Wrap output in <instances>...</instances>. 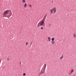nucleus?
Here are the masks:
<instances>
[{
  "instance_id": "nucleus-1",
  "label": "nucleus",
  "mask_w": 76,
  "mask_h": 76,
  "mask_svg": "<svg viewBox=\"0 0 76 76\" xmlns=\"http://www.w3.org/2000/svg\"><path fill=\"white\" fill-rule=\"evenodd\" d=\"M46 16H44V19L42 20H41L39 22V23L37 24V27H39V26H41L42 25H45V19Z\"/></svg>"
},
{
  "instance_id": "nucleus-2",
  "label": "nucleus",
  "mask_w": 76,
  "mask_h": 76,
  "mask_svg": "<svg viewBox=\"0 0 76 76\" xmlns=\"http://www.w3.org/2000/svg\"><path fill=\"white\" fill-rule=\"evenodd\" d=\"M9 10H6L4 11L3 13V15H4V16H7L8 13H9Z\"/></svg>"
},
{
  "instance_id": "nucleus-3",
  "label": "nucleus",
  "mask_w": 76,
  "mask_h": 76,
  "mask_svg": "<svg viewBox=\"0 0 76 76\" xmlns=\"http://www.w3.org/2000/svg\"><path fill=\"white\" fill-rule=\"evenodd\" d=\"M46 68V67L44 66V70L43 71L42 70L41 71V72L40 73V75L43 74V73H45V70Z\"/></svg>"
},
{
  "instance_id": "nucleus-4",
  "label": "nucleus",
  "mask_w": 76,
  "mask_h": 76,
  "mask_svg": "<svg viewBox=\"0 0 76 76\" xmlns=\"http://www.w3.org/2000/svg\"><path fill=\"white\" fill-rule=\"evenodd\" d=\"M53 13H56V12H57V9L56 8H53Z\"/></svg>"
},
{
  "instance_id": "nucleus-5",
  "label": "nucleus",
  "mask_w": 76,
  "mask_h": 76,
  "mask_svg": "<svg viewBox=\"0 0 76 76\" xmlns=\"http://www.w3.org/2000/svg\"><path fill=\"white\" fill-rule=\"evenodd\" d=\"M50 12L51 13H53V9H51L50 10Z\"/></svg>"
},
{
  "instance_id": "nucleus-6",
  "label": "nucleus",
  "mask_w": 76,
  "mask_h": 76,
  "mask_svg": "<svg viewBox=\"0 0 76 76\" xmlns=\"http://www.w3.org/2000/svg\"><path fill=\"white\" fill-rule=\"evenodd\" d=\"M72 72H71V71H69V75H71L72 74Z\"/></svg>"
},
{
  "instance_id": "nucleus-7",
  "label": "nucleus",
  "mask_w": 76,
  "mask_h": 76,
  "mask_svg": "<svg viewBox=\"0 0 76 76\" xmlns=\"http://www.w3.org/2000/svg\"><path fill=\"white\" fill-rule=\"evenodd\" d=\"M27 4H24V7H26L27 6Z\"/></svg>"
},
{
  "instance_id": "nucleus-8",
  "label": "nucleus",
  "mask_w": 76,
  "mask_h": 76,
  "mask_svg": "<svg viewBox=\"0 0 76 76\" xmlns=\"http://www.w3.org/2000/svg\"><path fill=\"white\" fill-rule=\"evenodd\" d=\"M48 39L49 41H50V39H51V38L50 37H48Z\"/></svg>"
},
{
  "instance_id": "nucleus-9",
  "label": "nucleus",
  "mask_w": 76,
  "mask_h": 76,
  "mask_svg": "<svg viewBox=\"0 0 76 76\" xmlns=\"http://www.w3.org/2000/svg\"><path fill=\"white\" fill-rule=\"evenodd\" d=\"M51 43L52 44H54V43H55L54 41H52Z\"/></svg>"
},
{
  "instance_id": "nucleus-10",
  "label": "nucleus",
  "mask_w": 76,
  "mask_h": 76,
  "mask_svg": "<svg viewBox=\"0 0 76 76\" xmlns=\"http://www.w3.org/2000/svg\"><path fill=\"white\" fill-rule=\"evenodd\" d=\"M73 37H76V34L75 33L73 34Z\"/></svg>"
},
{
  "instance_id": "nucleus-11",
  "label": "nucleus",
  "mask_w": 76,
  "mask_h": 76,
  "mask_svg": "<svg viewBox=\"0 0 76 76\" xmlns=\"http://www.w3.org/2000/svg\"><path fill=\"white\" fill-rule=\"evenodd\" d=\"M70 71H71V72L72 73L73 72V69H72V70H70Z\"/></svg>"
},
{
  "instance_id": "nucleus-12",
  "label": "nucleus",
  "mask_w": 76,
  "mask_h": 76,
  "mask_svg": "<svg viewBox=\"0 0 76 76\" xmlns=\"http://www.w3.org/2000/svg\"><path fill=\"white\" fill-rule=\"evenodd\" d=\"M28 6L30 7H32V6L31 5V4H30L28 5Z\"/></svg>"
},
{
  "instance_id": "nucleus-13",
  "label": "nucleus",
  "mask_w": 76,
  "mask_h": 76,
  "mask_svg": "<svg viewBox=\"0 0 76 76\" xmlns=\"http://www.w3.org/2000/svg\"><path fill=\"white\" fill-rule=\"evenodd\" d=\"M26 1H25V0H23V3H25Z\"/></svg>"
},
{
  "instance_id": "nucleus-14",
  "label": "nucleus",
  "mask_w": 76,
  "mask_h": 76,
  "mask_svg": "<svg viewBox=\"0 0 76 76\" xmlns=\"http://www.w3.org/2000/svg\"><path fill=\"white\" fill-rule=\"evenodd\" d=\"M52 39V41H54V38H52L51 39Z\"/></svg>"
},
{
  "instance_id": "nucleus-15",
  "label": "nucleus",
  "mask_w": 76,
  "mask_h": 76,
  "mask_svg": "<svg viewBox=\"0 0 76 76\" xmlns=\"http://www.w3.org/2000/svg\"><path fill=\"white\" fill-rule=\"evenodd\" d=\"M63 58V56H61L60 58V59L61 60L62 58Z\"/></svg>"
},
{
  "instance_id": "nucleus-16",
  "label": "nucleus",
  "mask_w": 76,
  "mask_h": 76,
  "mask_svg": "<svg viewBox=\"0 0 76 76\" xmlns=\"http://www.w3.org/2000/svg\"><path fill=\"white\" fill-rule=\"evenodd\" d=\"M44 67H46L47 66V65L46 64H45L44 65Z\"/></svg>"
},
{
  "instance_id": "nucleus-17",
  "label": "nucleus",
  "mask_w": 76,
  "mask_h": 76,
  "mask_svg": "<svg viewBox=\"0 0 76 76\" xmlns=\"http://www.w3.org/2000/svg\"><path fill=\"white\" fill-rule=\"evenodd\" d=\"M26 75V74H25V73H24L23 74V76H25Z\"/></svg>"
},
{
  "instance_id": "nucleus-18",
  "label": "nucleus",
  "mask_w": 76,
  "mask_h": 76,
  "mask_svg": "<svg viewBox=\"0 0 76 76\" xmlns=\"http://www.w3.org/2000/svg\"><path fill=\"white\" fill-rule=\"evenodd\" d=\"M28 42H26V45H28Z\"/></svg>"
},
{
  "instance_id": "nucleus-19",
  "label": "nucleus",
  "mask_w": 76,
  "mask_h": 76,
  "mask_svg": "<svg viewBox=\"0 0 76 76\" xmlns=\"http://www.w3.org/2000/svg\"><path fill=\"white\" fill-rule=\"evenodd\" d=\"M41 29H44V28H43V27H42L41 28Z\"/></svg>"
},
{
  "instance_id": "nucleus-20",
  "label": "nucleus",
  "mask_w": 76,
  "mask_h": 76,
  "mask_svg": "<svg viewBox=\"0 0 76 76\" xmlns=\"http://www.w3.org/2000/svg\"><path fill=\"white\" fill-rule=\"evenodd\" d=\"M7 60H9V58H7Z\"/></svg>"
},
{
  "instance_id": "nucleus-21",
  "label": "nucleus",
  "mask_w": 76,
  "mask_h": 76,
  "mask_svg": "<svg viewBox=\"0 0 76 76\" xmlns=\"http://www.w3.org/2000/svg\"><path fill=\"white\" fill-rule=\"evenodd\" d=\"M31 46H30V47L31 46V45L32 44V42H31Z\"/></svg>"
},
{
  "instance_id": "nucleus-22",
  "label": "nucleus",
  "mask_w": 76,
  "mask_h": 76,
  "mask_svg": "<svg viewBox=\"0 0 76 76\" xmlns=\"http://www.w3.org/2000/svg\"><path fill=\"white\" fill-rule=\"evenodd\" d=\"M11 14H12V12H11Z\"/></svg>"
}]
</instances>
